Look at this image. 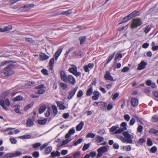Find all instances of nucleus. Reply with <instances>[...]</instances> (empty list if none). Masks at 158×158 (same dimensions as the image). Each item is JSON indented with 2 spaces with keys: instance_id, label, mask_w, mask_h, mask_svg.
<instances>
[{
  "instance_id": "nucleus-1",
  "label": "nucleus",
  "mask_w": 158,
  "mask_h": 158,
  "mask_svg": "<svg viewBox=\"0 0 158 158\" xmlns=\"http://www.w3.org/2000/svg\"><path fill=\"white\" fill-rule=\"evenodd\" d=\"M1 66H6L2 71V73L5 76H10L14 73L15 72L12 69L15 65L12 61L8 60L2 61L1 63Z\"/></svg>"
},
{
  "instance_id": "nucleus-2",
  "label": "nucleus",
  "mask_w": 158,
  "mask_h": 158,
  "mask_svg": "<svg viewBox=\"0 0 158 158\" xmlns=\"http://www.w3.org/2000/svg\"><path fill=\"white\" fill-rule=\"evenodd\" d=\"M122 134L124 136L123 137L124 140L123 143H132V139H133V136L129 134L127 131L123 132Z\"/></svg>"
},
{
  "instance_id": "nucleus-3",
  "label": "nucleus",
  "mask_w": 158,
  "mask_h": 158,
  "mask_svg": "<svg viewBox=\"0 0 158 158\" xmlns=\"http://www.w3.org/2000/svg\"><path fill=\"white\" fill-rule=\"evenodd\" d=\"M138 13L139 12L136 11H133L127 16L123 18L121 23H119L118 24H120L123 23L128 21L133 17L137 15H138Z\"/></svg>"
},
{
  "instance_id": "nucleus-4",
  "label": "nucleus",
  "mask_w": 158,
  "mask_h": 158,
  "mask_svg": "<svg viewBox=\"0 0 158 158\" xmlns=\"http://www.w3.org/2000/svg\"><path fill=\"white\" fill-rule=\"evenodd\" d=\"M120 128H119L114 132V134H119L123 133L124 131L127 130V124L126 122H122L120 125Z\"/></svg>"
},
{
  "instance_id": "nucleus-5",
  "label": "nucleus",
  "mask_w": 158,
  "mask_h": 158,
  "mask_svg": "<svg viewBox=\"0 0 158 158\" xmlns=\"http://www.w3.org/2000/svg\"><path fill=\"white\" fill-rule=\"evenodd\" d=\"M71 66L72 67L70 68L69 69V71L76 77L80 76L81 73L77 71V67L74 64H72Z\"/></svg>"
},
{
  "instance_id": "nucleus-6",
  "label": "nucleus",
  "mask_w": 158,
  "mask_h": 158,
  "mask_svg": "<svg viewBox=\"0 0 158 158\" xmlns=\"http://www.w3.org/2000/svg\"><path fill=\"white\" fill-rule=\"evenodd\" d=\"M142 24L141 20L139 19H134L133 20L131 27L132 28H136Z\"/></svg>"
},
{
  "instance_id": "nucleus-7",
  "label": "nucleus",
  "mask_w": 158,
  "mask_h": 158,
  "mask_svg": "<svg viewBox=\"0 0 158 158\" xmlns=\"http://www.w3.org/2000/svg\"><path fill=\"white\" fill-rule=\"evenodd\" d=\"M49 144L48 143H45L42 146L41 145V143H36L35 144L32 145V148H33L35 149L38 148V147H40V149L42 151L43 150L44 148L47 147Z\"/></svg>"
},
{
  "instance_id": "nucleus-8",
  "label": "nucleus",
  "mask_w": 158,
  "mask_h": 158,
  "mask_svg": "<svg viewBox=\"0 0 158 158\" xmlns=\"http://www.w3.org/2000/svg\"><path fill=\"white\" fill-rule=\"evenodd\" d=\"M147 65V63L143 61H142L140 63L138 64L137 69L138 70H141L144 69Z\"/></svg>"
},
{
  "instance_id": "nucleus-9",
  "label": "nucleus",
  "mask_w": 158,
  "mask_h": 158,
  "mask_svg": "<svg viewBox=\"0 0 158 158\" xmlns=\"http://www.w3.org/2000/svg\"><path fill=\"white\" fill-rule=\"evenodd\" d=\"M77 89L78 87H76L72 90L69 91V95L68 97L69 99H70L73 97L75 94Z\"/></svg>"
},
{
  "instance_id": "nucleus-10",
  "label": "nucleus",
  "mask_w": 158,
  "mask_h": 158,
  "mask_svg": "<svg viewBox=\"0 0 158 158\" xmlns=\"http://www.w3.org/2000/svg\"><path fill=\"white\" fill-rule=\"evenodd\" d=\"M34 120L33 119L28 118L26 121V125L27 127H31L33 126L34 124Z\"/></svg>"
},
{
  "instance_id": "nucleus-11",
  "label": "nucleus",
  "mask_w": 158,
  "mask_h": 158,
  "mask_svg": "<svg viewBox=\"0 0 158 158\" xmlns=\"http://www.w3.org/2000/svg\"><path fill=\"white\" fill-rule=\"evenodd\" d=\"M60 75L61 79L65 82H67V77L68 76L65 75V72L63 71H61Z\"/></svg>"
},
{
  "instance_id": "nucleus-12",
  "label": "nucleus",
  "mask_w": 158,
  "mask_h": 158,
  "mask_svg": "<svg viewBox=\"0 0 158 158\" xmlns=\"http://www.w3.org/2000/svg\"><path fill=\"white\" fill-rule=\"evenodd\" d=\"M67 81H68L70 84L73 85L75 82V80L73 76L69 75L67 77Z\"/></svg>"
},
{
  "instance_id": "nucleus-13",
  "label": "nucleus",
  "mask_w": 158,
  "mask_h": 158,
  "mask_svg": "<svg viewBox=\"0 0 158 158\" xmlns=\"http://www.w3.org/2000/svg\"><path fill=\"white\" fill-rule=\"evenodd\" d=\"M138 100L137 99L132 98L131 99V105L134 107L137 106L138 104Z\"/></svg>"
},
{
  "instance_id": "nucleus-14",
  "label": "nucleus",
  "mask_w": 158,
  "mask_h": 158,
  "mask_svg": "<svg viewBox=\"0 0 158 158\" xmlns=\"http://www.w3.org/2000/svg\"><path fill=\"white\" fill-rule=\"evenodd\" d=\"M104 78L106 80L113 81H114L112 77L110 75V73L108 71H106Z\"/></svg>"
},
{
  "instance_id": "nucleus-15",
  "label": "nucleus",
  "mask_w": 158,
  "mask_h": 158,
  "mask_svg": "<svg viewBox=\"0 0 158 158\" xmlns=\"http://www.w3.org/2000/svg\"><path fill=\"white\" fill-rule=\"evenodd\" d=\"M75 132V130L74 128H72L70 129L68 133L66 134L65 136V138L68 139L70 137L71 135L74 134Z\"/></svg>"
},
{
  "instance_id": "nucleus-16",
  "label": "nucleus",
  "mask_w": 158,
  "mask_h": 158,
  "mask_svg": "<svg viewBox=\"0 0 158 158\" xmlns=\"http://www.w3.org/2000/svg\"><path fill=\"white\" fill-rule=\"evenodd\" d=\"M94 95L92 96V99L94 100H98L100 95L99 92L97 91H94L93 92Z\"/></svg>"
},
{
  "instance_id": "nucleus-17",
  "label": "nucleus",
  "mask_w": 158,
  "mask_h": 158,
  "mask_svg": "<svg viewBox=\"0 0 158 158\" xmlns=\"http://www.w3.org/2000/svg\"><path fill=\"white\" fill-rule=\"evenodd\" d=\"M89 89H87L86 92V96H87L91 95L93 93V86L92 85H89Z\"/></svg>"
},
{
  "instance_id": "nucleus-18",
  "label": "nucleus",
  "mask_w": 158,
  "mask_h": 158,
  "mask_svg": "<svg viewBox=\"0 0 158 158\" xmlns=\"http://www.w3.org/2000/svg\"><path fill=\"white\" fill-rule=\"evenodd\" d=\"M109 149V147L108 146H107L101 147L98 149L99 151L103 153L107 152Z\"/></svg>"
},
{
  "instance_id": "nucleus-19",
  "label": "nucleus",
  "mask_w": 158,
  "mask_h": 158,
  "mask_svg": "<svg viewBox=\"0 0 158 158\" xmlns=\"http://www.w3.org/2000/svg\"><path fill=\"white\" fill-rule=\"evenodd\" d=\"M107 105L106 103L101 102V103L99 104V106H100L101 110H104L106 109Z\"/></svg>"
},
{
  "instance_id": "nucleus-20",
  "label": "nucleus",
  "mask_w": 158,
  "mask_h": 158,
  "mask_svg": "<svg viewBox=\"0 0 158 158\" xmlns=\"http://www.w3.org/2000/svg\"><path fill=\"white\" fill-rule=\"evenodd\" d=\"M62 51V49L61 48H60L58 49L55 53L54 56L56 60H57L59 56H60Z\"/></svg>"
},
{
  "instance_id": "nucleus-21",
  "label": "nucleus",
  "mask_w": 158,
  "mask_h": 158,
  "mask_svg": "<svg viewBox=\"0 0 158 158\" xmlns=\"http://www.w3.org/2000/svg\"><path fill=\"white\" fill-rule=\"evenodd\" d=\"M84 123L83 121H81L80 123L76 127V130L77 131H81L82 128Z\"/></svg>"
},
{
  "instance_id": "nucleus-22",
  "label": "nucleus",
  "mask_w": 158,
  "mask_h": 158,
  "mask_svg": "<svg viewBox=\"0 0 158 158\" xmlns=\"http://www.w3.org/2000/svg\"><path fill=\"white\" fill-rule=\"evenodd\" d=\"M40 57L41 58L40 60H47L49 57L48 56L46 55L45 53H43L40 55Z\"/></svg>"
},
{
  "instance_id": "nucleus-23",
  "label": "nucleus",
  "mask_w": 158,
  "mask_h": 158,
  "mask_svg": "<svg viewBox=\"0 0 158 158\" xmlns=\"http://www.w3.org/2000/svg\"><path fill=\"white\" fill-rule=\"evenodd\" d=\"M52 150V147L49 146L47 147L44 150V152L46 154H49Z\"/></svg>"
},
{
  "instance_id": "nucleus-24",
  "label": "nucleus",
  "mask_w": 158,
  "mask_h": 158,
  "mask_svg": "<svg viewBox=\"0 0 158 158\" xmlns=\"http://www.w3.org/2000/svg\"><path fill=\"white\" fill-rule=\"evenodd\" d=\"M103 139L104 138L103 137H101L99 135H97L95 138L96 141L98 143L101 142Z\"/></svg>"
},
{
  "instance_id": "nucleus-25",
  "label": "nucleus",
  "mask_w": 158,
  "mask_h": 158,
  "mask_svg": "<svg viewBox=\"0 0 158 158\" xmlns=\"http://www.w3.org/2000/svg\"><path fill=\"white\" fill-rule=\"evenodd\" d=\"M119 126L118 125H117L116 126H114L111 127L110 130V132H113L114 131V132L117 131V129H119Z\"/></svg>"
},
{
  "instance_id": "nucleus-26",
  "label": "nucleus",
  "mask_w": 158,
  "mask_h": 158,
  "mask_svg": "<svg viewBox=\"0 0 158 158\" xmlns=\"http://www.w3.org/2000/svg\"><path fill=\"white\" fill-rule=\"evenodd\" d=\"M72 13V10H69L66 11H62L61 12L60 14L61 15H68L70 14H71Z\"/></svg>"
},
{
  "instance_id": "nucleus-27",
  "label": "nucleus",
  "mask_w": 158,
  "mask_h": 158,
  "mask_svg": "<svg viewBox=\"0 0 158 158\" xmlns=\"http://www.w3.org/2000/svg\"><path fill=\"white\" fill-rule=\"evenodd\" d=\"M71 139H69L64 140L63 141L61 144H58V146L59 147H60L61 146H62L64 145H65V144H67L70 141H71Z\"/></svg>"
},
{
  "instance_id": "nucleus-28",
  "label": "nucleus",
  "mask_w": 158,
  "mask_h": 158,
  "mask_svg": "<svg viewBox=\"0 0 158 158\" xmlns=\"http://www.w3.org/2000/svg\"><path fill=\"white\" fill-rule=\"evenodd\" d=\"M52 107L53 110L54 115V116H55L58 113L57 107L55 105H52Z\"/></svg>"
},
{
  "instance_id": "nucleus-29",
  "label": "nucleus",
  "mask_w": 158,
  "mask_h": 158,
  "mask_svg": "<svg viewBox=\"0 0 158 158\" xmlns=\"http://www.w3.org/2000/svg\"><path fill=\"white\" fill-rule=\"evenodd\" d=\"M34 6L33 4H28L26 5L23 6V8L27 9L26 10H28L31 8L33 7Z\"/></svg>"
},
{
  "instance_id": "nucleus-30",
  "label": "nucleus",
  "mask_w": 158,
  "mask_h": 158,
  "mask_svg": "<svg viewBox=\"0 0 158 158\" xmlns=\"http://www.w3.org/2000/svg\"><path fill=\"white\" fill-rule=\"evenodd\" d=\"M60 86L64 90L68 88L67 84L63 82H60L59 84Z\"/></svg>"
},
{
  "instance_id": "nucleus-31",
  "label": "nucleus",
  "mask_w": 158,
  "mask_h": 158,
  "mask_svg": "<svg viewBox=\"0 0 158 158\" xmlns=\"http://www.w3.org/2000/svg\"><path fill=\"white\" fill-rule=\"evenodd\" d=\"M47 121V119H44L43 120H37L38 123L40 125H43L46 124Z\"/></svg>"
},
{
  "instance_id": "nucleus-32",
  "label": "nucleus",
  "mask_w": 158,
  "mask_h": 158,
  "mask_svg": "<svg viewBox=\"0 0 158 158\" xmlns=\"http://www.w3.org/2000/svg\"><path fill=\"white\" fill-rule=\"evenodd\" d=\"M91 144V143H88L87 144L85 143L84 146H83L82 148V150L84 151H85L87 150Z\"/></svg>"
},
{
  "instance_id": "nucleus-33",
  "label": "nucleus",
  "mask_w": 158,
  "mask_h": 158,
  "mask_svg": "<svg viewBox=\"0 0 158 158\" xmlns=\"http://www.w3.org/2000/svg\"><path fill=\"white\" fill-rule=\"evenodd\" d=\"M13 100L15 102L22 101L23 100V97L19 95L13 98Z\"/></svg>"
},
{
  "instance_id": "nucleus-34",
  "label": "nucleus",
  "mask_w": 158,
  "mask_h": 158,
  "mask_svg": "<svg viewBox=\"0 0 158 158\" xmlns=\"http://www.w3.org/2000/svg\"><path fill=\"white\" fill-rule=\"evenodd\" d=\"M46 109V107L45 106H42L39 109V113L40 114H41L44 112Z\"/></svg>"
},
{
  "instance_id": "nucleus-35",
  "label": "nucleus",
  "mask_w": 158,
  "mask_h": 158,
  "mask_svg": "<svg viewBox=\"0 0 158 158\" xmlns=\"http://www.w3.org/2000/svg\"><path fill=\"white\" fill-rule=\"evenodd\" d=\"M5 158H13V153H9L6 154L3 157Z\"/></svg>"
},
{
  "instance_id": "nucleus-36",
  "label": "nucleus",
  "mask_w": 158,
  "mask_h": 158,
  "mask_svg": "<svg viewBox=\"0 0 158 158\" xmlns=\"http://www.w3.org/2000/svg\"><path fill=\"white\" fill-rule=\"evenodd\" d=\"M144 92L148 96L149 95V94L151 92V90L149 88H146L144 89Z\"/></svg>"
},
{
  "instance_id": "nucleus-37",
  "label": "nucleus",
  "mask_w": 158,
  "mask_h": 158,
  "mask_svg": "<svg viewBox=\"0 0 158 158\" xmlns=\"http://www.w3.org/2000/svg\"><path fill=\"white\" fill-rule=\"evenodd\" d=\"M0 105L4 109L6 110H7V108L6 107L4 104V102L3 100L0 99Z\"/></svg>"
},
{
  "instance_id": "nucleus-38",
  "label": "nucleus",
  "mask_w": 158,
  "mask_h": 158,
  "mask_svg": "<svg viewBox=\"0 0 158 158\" xmlns=\"http://www.w3.org/2000/svg\"><path fill=\"white\" fill-rule=\"evenodd\" d=\"M95 136V134L92 133H89L86 135V137L94 138Z\"/></svg>"
},
{
  "instance_id": "nucleus-39",
  "label": "nucleus",
  "mask_w": 158,
  "mask_h": 158,
  "mask_svg": "<svg viewBox=\"0 0 158 158\" xmlns=\"http://www.w3.org/2000/svg\"><path fill=\"white\" fill-rule=\"evenodd\" d=\"M31 135L30 134H28L26 135H22L20 137V138L22 139H27L31 138Z\"/></svg>"
},
{
  "instance_id": "nucleus-40",
  "label": "nucleus",
  "mask_w": 158,
  "mask_h": 158,
  "mask_svg": "<svg viewBox=\"0 0 158 158\" xmlns=\"http://www.w3.org/2000/svg\"><path fill=\"white\" fill-rule=\"evenodd\" d=\"M122 57V54L119 53L118 52L116 55V56L115 57L114 60L115 61H116L119 58H121Z\"/></svg>"
},
{
  "instance_id": "nucleus-41",
  "label": "nucleus",
  "mask_w": 158,
  "mask_h": 158,
  "mask_svg": "<svg viewBox=\"0 0 158 158\" xmlns=\"http://www.w3.org/2000/svg\"><path fill=\"white\" fill-rule=\"evenodd\" d=\"M13 153V157L20 156L22 155V153L19 151H16Z\"/></svg>"
},
{
  "instance_id": "nucleus-42",
  "label": "nucleus",
  "mask_w": 158,
  "mask_h": 158,
  "mask_svg": "<svg viewBox=\"0 0 158 158\" xmlns=\"http://www.w3.org/2000/svg\"><path fill=\"white\" fill-rule=\"evenodd\" d=\"M83 139L82 138H80L78 139L77 140L75 141L73 143V145L76 146L78 144L81 143L83 141Z\"/></svg>"
},
{
  "instance_id": "nucleus-43",
  "label": "nucleus",
  "mask_w": 158,
  "mask_h": 158,
  "mask_svg": "<svg viewBox=\"0 0 158 158\" xmlns=\"http://www.w3.org/2000/svg\"><path fill=\"white\" fill-rule=\"evenodd\" d=\"M158 121V116L156 115L153 116L151 120V121L153 123H155L157 122Z\"/></svg>"
},
{
  "instance_id": "nucleus-44",
  "label": "nucleus",
  "mask_w": 158,
  "mask_h": 158,
  "mask_svg": "<svg viewBox=\"0 0 158 158\" xmlns=\"http://www.w3.org/2000/svg\"><path fill=\"white\" fill-rule=\"evenodd\" d=\"M145 142V139L143 138H141L138 141L137 143L140 145H142Z\"/></svg>"
},
{
  "instance_id": "nucleus-45",
  "label": "nucleus",
  "mask_w": 158,
  "mask_h": 158,
  "mask_svg": "<svg viewBox=\"0 0 158 158\" xmlns=\"http://www.w3.org/2000/svg\"><path fill=\"white\" fill-rule=\"evenodd\" d=\"M86 39V37L85 36H82L79 38V40L80 41V44H81L83 43L85 41Z\"/></svg>"
},
{
  "instance_id": "nucleus-46",
  "label": "nucleus",
  "mask_w": 158,
  "mask_h": 158,
  "mask_svg": "<svg viewBox=\"0 0 158 158\" xmlns=\"http://www.w3.org/2000/svg\"><path fill=\"white\" fill-rule=\"evenodd\" d=\"M45 92V91L43 89H39L37 91L35 94H42L44 93Z\"/></svg>"
},
{
  "instance_id": "nucleus-47",
  "label": "nucleus",
  "mask_w": 158,
  "mask_h": 158,
  "mask_svg": "<svg viewBox=\"0 0 158 158\" xmlns=\"http://www.w3.org/2000/svg\"><path fill=\"white\" fill-rule=\"evenodd\" d=\"M147 144L149 146H151L153 145L152 140L149 138H147Z\"/></svg>"
},
{
  "instance_id": "nucleus-48",
  "label": "nucleus",
  "mask_w": 158,
  "mask_h": 158,
  "mask_svg": "<svg viewBox=\"0 0 158 158\" xmlns=\"http://www.w3.org/2000/svg\"><path fill=\"white\" fill-rule=\"evenodd\" d=\"M74 54L76 56H81V52L80 50H77L74 52Z\"/></svg>"
},
{
  "instance_id": "nucleus-49",
  "label": "nucleus",
  "mask_w": 158,
  "mask_h": 158,
  "mask_svg": "<svg viewBox=\"0 0 158 158\" xmlns=\"http://www.w3.org/2000/svg\"><path fill=\"white\" fill-rule=\"evenodd\" d=\"M57 104L60 109L64 110L65 109V107L64 106L61 104L59 103L58 102H57Z\"/></svg>"
},
{
  "instance_id": "nucleus-50",
  "label": "nucleus",
  "mask_w": 158,
  "mask_h": 158,
  "mask_svg": "<svg viewBox=\"0 0 158 158\" xmlns=\"http://www.w3.org/2000/svg\"><path fill=\"white\" fill-rule=\"evenodd\" d=\"M123 149L127 151H129L131 149V147L130 145H127V146H123Z\"/></svg>"
},
{
  "instance_id": "nucleus-51",
  "label": "nucleus",
  "mask_w": 158,
  "mask_h": 158,
  "mask_svg": "<svg viewBox=\"0 0 158 158\" xmlns=\"http://www.w3.org/2000/svg\"><path fill=\"white\" fill-rule=\"evenodd\" d=\"M32 155L34 158H38L39 156V153L38 152H35L32 153Z\"/></svg>"
},
{
  "instance_id": "nucleus-52",
  "label": "nucleus",
  "mask_w": 158,
  "mask_h": 158,
  "mask_svg": "<svg viewBox=\"0 0 158 158\" xmlns=\"http://www.w3.org/2000/svg\"><path fill=\"white\" fill-rule=\"evenodd\" d=\"M150 30L151 27L149 26H146L145 27L144 31L146 33H147L150 31Z\"/></svg>"
},
{
  "instance_id": "nucleus-53",
  "label": "nucleus",
  "mask_w": 158,
  "mask_h": 158,
  "mask_svg": "<svg viewBox=\"0 0 158 158\" xmlns=\"http://www.w3.org/2000/svg\"><path fill=\"white\" fill-rule=\"evenodd\" d=\"M157 148L155 146H153L150 149L151 152L152 153H155L157 151Z\"/></svg>"
},
{
  "instance_id": "nucleus-54",
  "label": "nucleus",
  "mask_w": 158,
  "mask_h": 158,
  "mask_svg": "<svg viewBox=\"0 0 158 158\" xmlns=\"http://www.w3.org/2000/svg\"><path fill=\"white\" fill-rule=\"evenodd\" d=\"M143 127L141 125H140L139 126L137 129V131L139 133H141L142 132L143 129Z\"/></svg>"
},
{
  "instance_id": "nucleus-55",
  "label": "nucleus",
  "mask_w": 158,
  "mask_h": 158,
  "mask_svg": "<svg viewBox=\"0 0 158 158\" xmlns=\"http://www.w3.org/2000/svg\"><path fill=\"white\" fill-rule=\"evenodd\" d=\"M83 93L81 90H80L78 92L77 96L78 98L81 97L83 95Z\"/></svg>"
},
{
  "instance_id": "nucleus-56",
  "label": "nucleus",
  "mask_w": 158,
  "mask_h": 158,
  "mask_svg": "<svg viewBox=\"0 0 158 158\" xmlns=\"http://www.w3.org/2000/svg\"><path fill=\"white\" fill-rule=\"evenodd\" d=\"M33 104H28L25 106L24 107V110H27L28 109L32 106Z\"/></svg>"
},
{
  "instance_id": "nucleus-57",
  "label": "nucleus",
  "mask_w": 158,
  "mask_h": 158,
  "mask_svg": "<svg viewBox=\"0 0 158 158\" xmlns=\"http://www.w3.org/2000/svg\"><path fill=\"white\" fill-rule=\"evenodd\" d=\"M12 29V26L11 25H9L5 27V32L10 30Z\"/></svg>"
},
{
  "instance_id": "nucleus-58",
  "label": "nucleus",
  "mask_w": 158,
  "mask_h": 158,
  "mask_svg": "<svg viewBox=\"0 0 158 158\" xmlns=\"http://www.w3.org/2000/svg\"><path fill=\"white\" fill-rule=\"evenodd\" d=\"M26 40L27 41L31 43H34L35 41L31 38H26Z\"/></svg>"
},
{
  "instance_id": "nucleus-59",
  "label": "nucleus",
  "mask_w": 158,
  "mask_h": 158,
  "mask_svg": "<svg viewBox=\"0 0 158 158\" xmlns=\"http://www.w3.org/2000/svg\"><path fill=\"white\" fill-rule=\"evenodd\" d=\"M115 137L116 138L120 139L123 142V141H124V139L122 136L119 135H116Z\"/></svg>"
},
{
  "instance_id": "nucleus-60",
  "label": "nucleus",
  "mask_w": 158,
  "mask_h": 158,
  "mask_svg": "<svg viewBox=\"0 0 158 158\" xmlns=\"http://www.w3.org/2000/svg\"><path fill=\"white\" fill-rule=\"evenodd\" d=\"M124 118L126 121H128L130 118V117L128 114H126L124 115Z\"/></svg>"
},
{
  "instance_id": "nucleus-61",
  "label": "nucleus",
  "mask_w": 158,
  "mask_h": 158,
  "mask_svg": "<svg viewBox=\"0 0 158 158\" xmlns=\"http://www.w3.org/2000/svg\"><path fill=\"white\" fill-rule=\"evenodd\" d=\"M10 140L11 143L12 144H15L17 143V140L15 138H10Z\"/></svg>"
},
{
  "instance_id": "nucleus-62",
  "label": "nucleus",
  "mask_w": 158,
  "mask_h": 158,
  "mask_svg": "<svg viewBox=\"0 0 158 158\" xmlns=\"http://www.w3.org/2000/svg\"><path fill=\"white\" fill-rule=\"evenodd\" d=\"M135 122V120L134 119V118H133V117H132L130 121L129 125L130 126H132L134 124Z\"/></svg>"
},
{
  "instance_id": "nucleus-63",
  "label": "nucleus",
  "mask_w": 158,
  "mask_h": 158,
  "mask_svg": "<svg viewBox=\"0 0 158 158\" xmlns=\"http://www.w3.org/2000/svg\"><path fill=\"white\" fill-rule=\"evenodd\" d=\"M156 130L154 129L153 128H151L150 129H149V133H150L151 134H155V132H156Z\"/></svg>"
},
{
  "instance_id": "nucleus-64",
  "label": "nucleus",
  "mask_w": 158,
  "mask_h": 158,
  "mask_svg": "<svg viewBox=\"0 0 158 158\" xmlns=\"http://www.w3.org/2000/svg\"><path fill=\"white\" fill-rule=\"evenodd\" d=\"M129 69V67H125L122 69V72L125 73L127 72Z\"/></svg>"
}]
</instances>
